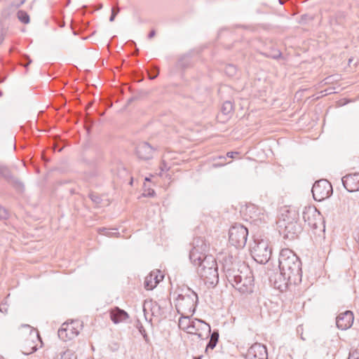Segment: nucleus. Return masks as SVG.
Listing matches in <instances>:
<instances>
[{"instance_id":"obj_14","label":"nucleus","mask_w":359,"mask_h":359,"mask_svg":"<svg viewBox=\"0 0 359 359\" xmlns=\"http://www.w3.org/2000/svg\"><path fill=\"white\" fill-rule=\"evenodd\" d=\"M278 230L283 238L285 241H293L298 238L302 231L301 226H280Z\"/></svg>"},{"instance_id":"obj_50","label":"nucleus","mask_w":359,"mask_h":359,"mask_svg":"<svg viewBox=\"0 0 359 359\" xmlns=\"http://www.w3.org/2000/svg\"><path fill=\"white\" fill-rule=\"evenodd\" d=\"M4 81V79H0V83L3 82Z\"/></svg>"},{"instance_id":"obj_15","label":"nucleus","mask_w":359,"mask_h":359,"mask_svg":"<svg viewBox=\"0 0 359 359\" xmlns=\"http://www.w3.org/2000/svg\"><path fill=\"white\" fill-rule=\"evenodd\" d=\"M154 149L147 142L139 143L136 147V154L140 159L147 161L153 157Z\"/></svg>"},{"instance_id":"obj_25","label":"nucleus","mask_w":359,"mask_h":359,"mask_svg":"<svg viewBox=\"0 0 359 359\" xmlns=\"http://www.w3.org/2000/svg\"><path fill=\"white\" fill-rule=\"evenodd\" d=\"M233 109V104L230 101H226L224 102L222 107V112L224 114H230Z\"/></svg>"},{"instance_id":"obj_2","label":"nucleus","mask_w":359,"mask_h":359,"mask_svg":"<svg viewBox=\"0 0 359 359\" xmlns=\"http://www.w3.org/2000/svg\"><path fill=\"white\" fill-rule=\"evenodd\" d=\"M278 262L280 273L285 280L290 283L301 280V262L292 250L288 248L282 249Z\"/></svg>"},{"instance_id":"obj_36","label":"nucleus","mask_w":359,"mask_h":359,"mask_svg":"<svg viewBox=\"0 0 359 359\" xmlns=\"http://www.w3.org/2000/svg\"><path fill=\"white\" fill-rule=\"evenodd\" d=\"M161 171H164V170H169V168L168 166L167 165L165 161H163L161 165Z\"/></svg>"},{"instance_id":"obj_21","label":"nucleus","mask_w":359,"mask_h":359,"mask_svg":"<svg viewBox=\"0 0 359 359\" xmlns=\"http://www.w3.org/2000/svg\"><path fill=\"white\" fill-rule=\"evenodd\" d=\"M143 309L145 315L150 312L151 316H158L161 315V313L158 304L156 302L152 301L145 302L144 304Z\"/></svg>"},{"instance_id":"obj_26","label":"nucleus","mask_w":359,"mask_h":359,"mask_svg":"<svg viewBox=\"0 0 359 359\" xmlns=\"http://www.w3.org/2000/svg\"><path fill=\"white\" fill-rule=\"evenodd\" d=\"M89 198L90 200L97 205V206H102V199L101 197L95 193H90L89 194Z\"/></svg>"},{"instance_id":"obj_30","label":"nucleus","mask_w":359,"mask_h":359,"mask_svg":"<svg viewBox=\"0 0 359 359\" xmlns=\"http://www.w3.org/2000/svg\"><path fill=\"white\" fill-rule=\"evenodd\" d=\"M120 8L118 7H113L111 8V14L109 18V21L113 22L116 16V15L119 13Z\"/></svg>"},{"instance_id":"obj_24","label":"nucleus","mask_w":359,"mask_h":359,"mask_svg":"<svg viewBox=\"0 0 359 359\" xmlns=\"http://www.w3.org/2000/svg\"><path fill=\"white\" fill-rule=\"evenodd\" d=\"M17 15L21 22L24 24H28L29 22V16L27 12L24 11H19Z\"/></svg>"},{"instance_id":"obj_47","label":"nucleus","mask_w":359,"mask_h":359,"mask_svg":"<svg viewBox=\"0 0 359 359\" xmlns=\"http://www.w3.org/2000/svg\"><path fill=\"white\" fill-rule=\"evenodd\" d=\"M202 356L196 357L194 359H201Z\"/></svg>"},{"instance_id":"obj_20","label":"nucleus","mask_w":359,"mask_h":359,"mask_svg":"<svg viewBox=\"0 0 359 359\" xmlns=\"http://www.w3.org/2000/svg\"><path fill=\"white\" fill-rule=\"evenodd\" d=\"M245 220L250 224H266L269 222V216L259 210L258 213L255 212L253 216L251 215L249 218H245Z\"/></svg>"},{"instance_id":"obj_18","label":"nucleus","mask_w":359,"mask_h":359,"mask_svg":"<svg viewBox=\"0 0 359 359\" xmlns=\"http://www.w3.org/2000/svg\"><path fill=\"white\" fill-rule=\"evenodd\" d=\"M0 175H1L4 179H6L8 181V182L13 184L17 189H23V184L18 178L13 176L12 173L7 168L0 167Z\"/></svg>"},{"instance_id":"obj_7","label":"nucleus","mask_w":359,"mask_h":359,"mask_svg":"<svg viewBox=\"0 0 359 359\" xmlns=\"http://www.w3.org/2000/svg\"><path fill=\"white\" fill-rule=\"evenodd\" d=\"M248 230L245 226H232L229 229V243L237 248H243L247 242Z\"/></svg>"},{"instance_id":"obj_41","label":"nucleus","mask_w":359,"mask_h":359,"mask_svg":"<svg viewBox=\"0 0 359 359\" xmlns=\"http://www.w3.org/2000/svg\"><path fill=\"white\" fill-rule=\"evenodd\" d=\"M25 1V0H20V1H19V2H18V3H16V4H15V5H16L17 6H19L22 5Z\"/></svg>"},{"instance_id":"obj_12","label":"nucleus","mask_w":359,"mask_h":359,"mask_svg":"<svg viewBox=\"0 0 359 359\" xmlns=\"http://www.w3.org/2000/svg\"><path fill=\"white\" fill-rule=\"evenodd\" d=\"M344 188L349 192L359 191V172L351 173L341 178Z\"/></svg>"},{"instance_id":"obj_49","label":"nucleus","mask_w":359,"mask_h":359,"mask_svg":"<svg viewBox=\"0 0 359 359\" xmlns=\"http://www.w3.org/2000/svg\"><path fill=\"white\" fill-rule=\"evenodd\" d=\"M318 226L315 225V226H313V229H317V227H318Z\"/></svg>"},{"instance_id":"obj_13","label":"nucleus","mask_w":359,"mask_h":359,"mask_svg":"<svg viewBox=\"0 0 359 359\" xmlns=\"http://www.w3.org/2000/svg\"><path fill=\"white\" fill-rule=\"evenodd\" d=\"M23 327L27 328L29 331V338L27 339L22 346V352L25 355H29L36 351V346L34 344V339L39 337L38 333L34 330V329L28 325H25Z\"/></svg>"},{"instance_id":"obj_5","label":"nucleus","mask_w":359,"mask_h":359,"mask_svg":"<svg viewBox=\"0 0 359 359\" xmlns=\"http://www.w3.org/2000/svg\"><path fill=\"white\" fill-rule=\"evenodd\" d=\"M250 252L254 259L260 264L266 263L271 255V248L269 247V239L262 235L256 236L251 245Z\"/></svg>"},{"instance_id":"obj_31","label":"nucleus","mask_w":359,"mask_h":359,"mask_svg":"<svg viewBox=\"0 0 359 359\" xmlns=\"http://www.w3.org/2000/svg\"><path fill=\"white\" fill-rule=\"evenodd\" d=\"M32 62V60L27 55L23 56L21 65L27 67Z\"/></svg>"},{"instance_id":"obj_39","label":"nucleus","mask_w":359,"mask_h":359,"mask_svg":"<svg viewBox=\"0 0 359 359\" xmlns=\"http://www.w3.org/2000/svg\"><path fill=\"white\" fill-rule=\"evenodd\" d=\"M303 217L304 219V221L306 222H307V219H309V212H304V215H303Z\"/></svg>"},{"instance_id":"obj_27","label":"nucleus","mask_w":359,"mask_h":359,"mask_svg":"<svg viewBox=\"0 0 359 359\" xmlns=\"http://www.w3.org/2000/svg\"><path fill=\"white\" fill-rule=\"evenodd\" d=\"M225 72L229 76H233L236 72V68L234 65H229L225 68Z\"/></svg>"},{"instance_id":"obj_28","label":"nucleus","mask_w":359,"mask_h":359,"mask_svg":"<svg viewBox=\"0 0 359 359\" xmlns=\"http://www.w3.org/2000/svg\"><path fill=\"white\" fill-rule=\"evenodd\" d=\"M189 62V56L184 55L178 61V64L182 67H186Z\"/></svg>"},{"instance_id":"obj_8","label":"nucleus","mask_w":359,"mask_h":359,"mask_svg":"<svg viewBox=\"0 0 359 359\" xmlns=\"http://www.w3.org/2000/svg\"><path fill=\"white\" fill-rule=\"evenodd\" d=\"M311 191L314 200L322 201L332 195V187L327 180H320L314 183Z\"/></svg>"},{"instance_id":"obj_11","label":"nucleus","mask_w":359,"mask_h":359,"mask_svg":"<svg viewBox=\"0 0 359 359\" xmlns=\"http://www.w3.org/2000/svg\"><path fill=\"white\" fill-rule=\"evenodd\" d=\"M245 359H267V351L265 346L255 343L248 350Z\"/></svg>"},{"instance_id":"obj_43","label":"nucleus","mask_w":359,"mask_h":359,"mask_svg":"<svg viewBox=\"0 0 359 359\" xmlns=\"http://www.w3.org/2000/svg\"><path fill=\"white\" fill-rule=\"evenodd\" d=\"M321 228H320V231H323V233L325 232V225H323V226H320Z\"/></svg>"},{"instance_id":"obj_1","label":"nucleus","mask_w":359,"mask_h":359,"mask_svg":"<svg viewBox=\"0 0 359 359\" xmlns=\"http://www.w3.org/2000/svg\"><path fill=\"white\" fill-rule=\"evenodd\" d=\"M193 245L194 247L189 254L191 263L197 267V273L205 285H215L219 281L215 258L212 255H205L208 245L202 238H195Z\"/></svg>"},{"instance_id":"obj_22","label":"nucleus","mask_w":359,"mask_h":359,"mask_svg":"<svg viewBox=\"0 0 359 359\" xmlns=\"http://www.w3.org/2000/svg\"><path fill=\"white\" fill-rule=\"evenodd\" d=\"M124 226H118V228H107L103 227L102 229H99L98 231L100 233L106 235L107 236L111 237H126L125 235H121L120 231L121 230L123 232Z\"/></svg>"},{"instance_id":"obj_6","label":"nucleus","mask_w":359,"mask_h":359,"mask_svg":"<svg viewBox=\"0 0 359 359\" xmlns=\"http://www.w3.org/2000/svg\"><path fill=\"white\" fill-rule=\"evenodd\" d=\"M197 300V294L194 291L189 290L185 294H179L175 304L177 312L181 315L192 316L196 309Z\"/></svg>"},{"instance_id":"obj_44","label":"nucleus","mask_w":359,"mask_h":359,"mask_svg":"<svg viewBox=\"0 0 359 359\" xmlns=\"http://www.w3.org/2000/svg\"><path fill=\"white\" fill-rule=\"evenodd\" d=\"M255 209V207H250V208H248L247 210H249L250 212H251L252 210H254Z\"/></svg>"},{"instance_id":"obj_10","label":"nucleus","mask_w":359,"mask_h":359,"mask_svg":"<svg viewBox=\"0 0 359 359\" xmlns=\"http://www.w3.org/2000/svg\"><path fill=\"white\" fill-rule=\"evenodd\" d=\"M299 219V214L294 209L283 206L279 210L277 224L278 223L294 224L298 222Z\"/></svg>"},{"instance_id":"obj_54","label":"nucleus","mask_w":359,"mask_h":359,"mask_svg":"<svg viewBox=\"0 0 359 359\" xmlns=\"http://www.w3.org/2000/svg\"><path fill=\"white\" fill-rule=\"evenodd\" d=\"M69 359H72V358H69ZM72 359H76V357H74V356H73Z\"/></svg>"},{"instance_id":"obj_53","label":"nucleus","mask_w":359,"mask_h":359,"mask_svg":"<svg viewBox=\"0 0 359 359\" xmlns=\"http://www.w3.org/2000/svg\"><path fill=\"white\" fill-rule=\"evenodd\" d=\"M2 95V92L0 91V97Z\"/></svg>"},{"instance_id":"obj_45","label":"nucleus","mask_w":359,"mask_h":359,"mask_svg":"<svg viewBox=\"0 0 359 359\" xmlns=\"http://www.w3.org/2000/svg\"><path fill=\"white\" fill-rule=\"evenodd\" d=\"M309 225H311V224H316V222H311V221H308V224Z\"/></svg>"},{"instance_id":"obj_48","label":"nucleus","mask_w":359,"mask_h":359,"mask_svg":"<svg viewBox=\"0 0 359 359\" xmlns=\"http://www.w3.org/2000/svg\"><path fill=\"white\" fill-rule=\"evenodd\" d=\"M145 181H150V179L149 177H146Z\"/></svg>"},{"instance_id":"obj_42","label":"nucleus","mask_w":359,"mask_h":359,"mask_svg":"<svg viewBox=\"0 0 359 359\" xmlns=\"http://www.w3.org/2000/svg\"><path fill=\"white\" fill-rule=\"evenodd\" d=\"M316 214H317L318 216L320 215V212H318L316 210H314L313 211V215H316Z\"/></svg>"},{"instance_id":"obj_52","label":"nucleus","mask_w":359,"mask_h":359,"mask_svg":"<svg viewBox=\"0 0 359 359\" xmlns=\"http://www.w3.org/2000/svg\"><path fill=\"white\" fill-rule=\"evenodd\" d=\"M352 62V59H349L348 62L351 63Z\"/></svg>"},{"instance_id":"obj_9","label":"nucleus","mask_w":359,"mask_h":359,"mask_svg":"<svg viewBox=\"0 0 359 359\" xmlns=\"http://www.w3.org/2000/svg\"><path fill=\"white\" fill-rule=\"evenodd\" d=\"M81 327L78 320L65 323L58 330V337L63 341L71 340L79 334Z\"/></svg>"},{"instance_id":"obj_46","label":"nucleus","mask_w":359,"mask_h":359,"mask_svg":"<svg viewBox=\"0 0 359 359\" xmlns=\"http://www.w3.org/2000/svg\"><path fill=\"white\" fill-rule=\"evenodd\" d=\"M279 2H280V4H283L284 1H283V0H279Z\"/></svg>"},{"instance_id":"obj_19","label":"nucleus","mask_w":359,"mask_h":359,"mask_svg":"<svg viewBox=\"0 0 359 359\" xmlns=\"http://www.w3.org/2000/svg\"><path fill=\"white\" fill-rule=\"evenodd\" d=\"M128 318L127 312L118 307H115L110 311V318L115 324L122 323Z\"/></svg>"},{"instance_id":"obj_37","label":"nucleus","mask_w":359,"mask_h":359,"mask_svg":"<svg viewBox=\"0 0 359 359\" xmlns=\"http://www.w3.org/2000/svg\"><path fill=\"white\" fill-rule=\"evenodd\" d=\"M281 53L279 50H278L271 55V57L274 59H278L281 57Z\"/></svg>"},{"instance_id":"obj_33","label":"nucleus","mask_w":359,"mask_h":359,"mask_svg":"<svg viewBox=\"0 0 359 359\" xmlns=\"http://www.w3.org/2000/svg\"><path fill=\"white\" fill-rule=\"evenodd\" d=\"M5 34H6V30L4 28H1L0 30V45L2 43V42L4 40Z\"/></svg>"},{"instance_id":"obj_3","label":"nucleus","mask_w":359,"mask_h":359,"mask_svg":"<svg viewBox=\"0 0 359 359\" xmlns=\"http://www.w3.org/2000/svg\"><path fill=\"white\" fill-rule=\"evenodd\" d=\"M226 276L231 285L241 294H250L254 288V276L248 266L237 269H226Z\"/></svg>"},{"instance_id":"obj_38","label":"nucleus","mask_w":359,"mask_h":359,"mask_svg":"<svg viewBox=\"0 0 359 359\" xmlns=\"http://www.w3.org/2000/svg\"><path fill=\"white\" fill-rule=\"evenodd\" d=\"M155 34H156V32H155V30H154V29H152V30H151V31H150V32L149 33V34H148V38H149V39H151V38H153V37L155 36Z\"/></svg>"},{"instance_id":"obj_29","label":"nucleus","mask_w":359,"mask_h":359,"mask_svg":"<svg viewBox=\"0 0 359 359\" xmlns=\"http://www.w3.org/2000/svg\"><path fill=\"white\" fill-rule=\"evenodd\" d=\"M159 71L157 67H153L151 69L148 71L149 76L150 79H155L158 75Z\"/></svg>"},{"instance_id":"obj_32","label":"nucleus","mask_w":359,"mask_h":359,"mask_svg":"<svg viewBox=\"0 0 359 359\" xmlns=\"http://www.w3.org/2000/svg\"><path fill=\"white\" fill-rule=\"evenodd\" d=\"M8 217V212H7V210L0 206V219H6Z\"/></svg>"},{"instance_id":"obj_4","label":"nucleus","mask_w":359,"mask_h":359,"mask_svg":"<svg viewBox=\"0 0 359 359\" xmlns=\"http://www.w3.org/2000/svg\"><path fill=\"white\" fill-rule=\"evenodd\" d=\"M179 319V327L184 332L197 335L199 338L203 339L210 333V326L203 320L195 319L192 320L191 316L181 315Z\"/></svg>"},{"instance_id":"obj_35","label":"nucleus","mask_w":359,"mask_h":359,"mask_svg":"<svg viewBox=\"0 0 359 359\" xmlns=\"http://www.w3.org/2000/svg\"><path fill=\"white\" fill-rule=\"evenodd\" d=\"M348 359H359L358 353L357 352H353L349 354Z\"/></svg>"},{"instance_id":"obj_17","label":"nucleus","mask_w":359,"mask_h":359,"mask_svg":"<svg viewBox=\"0 0 359 359\" xmlns=\"http://www.w3.org/2000/svg\"><path fill=\"white\" fill-rule=\"evenodd\" d=\"M163 279V276L158 270L151 271L144 280V288L151 290L156 287L158 283Z\"/></svg>"},{"instance_id":"obj_16","label":"nucleus","mask_w":359,"mask_h":359,"mask_svg":"<svg viewBox=\"0 0 359 359\" xmlns=\"http://www.w3.org/2000/svg\"><path fill=\"white\" fill-rule=\"evenodd\" d=\"M353 314L350 311L340 313L336 319L337 326L341 330L349 328L353 323Z\"/></svg>"},{"instance_id":"obj_34","label":"nucleus","mask_w":359,"mask_h":359,"mask_svg":"<svg viewBox=\"0 0 359 359\" xmlns=\"http://www.w3.org/2000/svg\"><path fill=\"white\" fill-rule=\"evenodd\" d=\"M236 155H238V152L237 151H230L226 154V156L231 158H235Z\"/></svg>"},{"instance_id":"obj_40","label":"nucleus","mask_w":359,"mask_h":359,"mask_svg":"<svg viewBox=\"0 0 359 359\" xmlns=\"http://www.w3.org/2000/svg\"><path fill=\"white\" fill-rule=\"evenodd\" d=\"M155 192L154 190H151V191H149L147 195L149 196H153L154 195Z\"/></svg>"},{"instance_id":"obj_51","label":"nucleus","mask_w":359,"mask_h":359,"mask_svg":"<svg viewBox=\"0 0 359 359\" xmlns=\"http://www.w3.org/2000/svg\"><path fill=\"white\" fill-rule=\"evenodd\" d=\"M130 184H133V179H131L130 182Z\"/></svg>"},{"instance_id":"obj_23","label":"nucleus","mask_w":359,"mask_h":359,"mask_svg":"<svg viewBox=\"0 0 359 359\" xmlns=\"http://www.w3.org/2000/svg\"><path fill=\"white\" fill-rule=\"evenodd\" d=\"M219 339V333L217 331H214L211 335L208 344L206 346L205 353L206 355H210V351L212 350L217 345Z\"/></svg>"}]
</instances>
